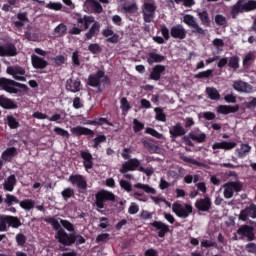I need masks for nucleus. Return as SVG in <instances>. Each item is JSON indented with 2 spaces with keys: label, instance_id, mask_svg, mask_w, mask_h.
Listing matches in <instances>:
<instances>
[{
  "label": "nucleus",
  "instance_id": "obj_1",
  "mask_svg": "<svg viewBox=\"0 0 256 256\" xmlns=\"http://www.w3.org/2000/svg\"><path fill=\"white\" fill-rule=\"evenodd\" d=\"M45 221L49 225H52L54 231H57L55 235V239H57V241L62 243V245L69 246L75 243V238H73V235L67 234V232H65L63 228H61V225H62V227H64L66 231L73 233V231H75V226L71 222L67 220H63L61 218H55V217L46 218Z\"/></svg>",
  "mask_w": 256,
  "mask_h": 256
},
{
  "label": "nucleus",
  "instance_id": "obj_2",
  "mask_svg": "<svg viewBox=\"0 0 256 256\" xmlns=\"http://www.w3.org/2000/svg\"><path fill=\"white\" fill-rule=\"evenodd\" d=\"M77 23L83 25L84 29H89L86 34V41H90L92 37L99 35V31H101V23L95 20L93 16L84 15L77 19Z\"/></svg>",
  "mask_w": 256,
  "mask_h": 256
},
{
  "label": "nucleus",
  "instance_id": "obj_3",
  "mask_svg": "<svg viewBox=\"0 0 256 256\" xmlns=\"http://www.w3.org/2000/svg\"><path fill=\"white\" fill-rule=\"evenodd\" d=\"M255 9H256V0H239L232 7V15H239V13L255 11Z\"/></svg>",
  "mask_w": 256,
  "mask_h": 256
},
{
  "label": "nucleus",
  "instance_id": "obj_4",
  "mask_svg": "<svg viewBox=\"0 0 256 256\" xmlns=\"http://www.w3.org/2000/svg\"><path fill=\"white\" fill-rule=\"evenodd\" d=\"M155 11H157V5H155V1H144L142 6V15L145 23H152V21L155 19Z\"/></svg>",
  "mask_w": 256,
  "mask_h": 256
},
{
  "label": "nucleus",
  "instance_id": "obj_5",
  "mask_svg": "<svg viewBox=\"0 0 256 256\" xmlns=\"http://www.w3.org/2000/svg\"><path fill=\"white\" fill-rule=\"evenodd\" d=\"M224 199H232L235 193H239L243 189L241 182H227L221 187Z\"/></svg>",
  "mask_w": 256,
  "mask_h": 256
},
{
  "label": "nucleus",
  "instance_id": "obj_6",
  "mask_svg": "<svg viewBox=\"0 0 256 256\" xmlns=\"http://www.w3.org/2000/svg\"><path fill=\"white\" fill-rule=\"evenodd\" d=\"M172 211L177 217H180V219H187V217H189V215L193 213V206L189 204H181L179 202H175L172 205Z\"/></svg>",
  "mask_w": 256,
  "mask_h": 256
},
{
  "label": "nucleus",
  "instance_id": "obj_7",
  "mask_svg": "<svg viewBox=\"0 0 256 256\" xmlns=\"http://www.w3.org/2000/svg\"><path fill=\"white\" fill-rule=\"evenodd\" d=\"M105 201H115V195L112 192L102 190L96 194V206L98 209L105 207Z\"/></svg>",
  "mask_w": 256,
  "mask_h": 256
},
{
  "label": "nucleus",
  "instance_id": "obj_8",
  "mask_svg": "<svg viewBox=\"0 0 256 256\" xmlns=\"http://www.w3.org/2000/svg\"><path fill=\"white\" fill-rule=\"evenodd\" d=\"M8 75H12L17 81H25V69L19 65L8 66L6 69Z\"/></svg>",
  "mask_w": 256,
  "mask_h": 256
},
{
  "label": "nucleus",
  "instance_id": "obj_9",
  "mask_svg": "<svg viewBox=\"0 0 256 256\" xmlns=\"http://www.w3.org/2000/svg\"><path fill=\"white\" fill-rule=\"evenodd\" d=\"M0 87L7 93H18L19 91V84L6 78H0Z\"/></svg>",
  "mask_w": 256,
  "mask_h": 256
},
{
  "label": "nucleus",
  "instance_id": "obj_10",
  "mask_svg": "<svg viewBox=\"0 0 256 256\" xmlns=\"http://www.w3.org/2000/svg\"><path fill=\"white\" fill-rule=\"evenodd\" d=\"M232 87L238 93H253L255 91L251 84L243 82L242 80L234 81Z\"/></svg>",
  "mask_w": 256,
  "mask_h": 256
},
{
  "label": "nucleus",
  "instance_id": "obj_11",
  "mask_svg": "<svg viewBox=\"0 0 256 256\" xmlns=\"http://www.w3.org/2000/svg\"><path fill=\"white\" fill-rule=\"evenodd\" d=\"M237 147L236 142L229 141H220L216 142L212 145L213 153H219V149H223L224 151H231V149H235Z\"/></svg>",
  "mask_w": 256,
  "mask_h": 256
},
{
  "label": "nucleus",
  "instance_id": "obj_12",
  "mask_svg": "<svg viewBox=\"0 0 256 256\" xmlns=\"http://www.w3.org/2000/svg\"><path fill=\"white\" fill-rule=\"evenodd\" d=\"M183 22L188 25V27H192V29L196 32V33H200V35H203V33H205V30H203V28L199 27V24H197V21H195V17H193L192 15H185L183 17Z\"/></svg>",
  "mask_w": 256,
  "mask_h": 256
},
{
  "label": "nucleus",
  "instance_id": "obj_13",
  "mask_svg": "<svg viewBox=\"0 0 256 256\" xmlns=\"http://www.w3.org/2000/svg\"><path fill=\"white\" fill-rule=\"evenodd\" d=\"M170 34L174 39H185L187 37V30L183 25L178 24L171 28Z\"/></svg>",
  "mask_w": 256,
  "mask_h": 256
},
{
  "label": "nucleus",
  "instance_id": "obj_14",
  "mask_svg": "<svg viewBox=\"0 0 256 256\" xmlns=\"http://www.w3.org/2000/svg\"><path fill=\"white\" fill-rule=\"evenodd\" d=\"M256 219V206L255 204L250 205L246 209L242 210L239 216L241 221H247V219Z\"/></svg>",
  "mask_w": 256,
  "mask_h": 256
},
{
  "label": "nucleus",
  "instance_id": "obj_15",
  "mask_svg": "<svg viewBox=\"0 0 256 256\" xmlns=\"http://www.w3.org/2000/svg\"><path fill=\"white\" fill-rule=\"evenodd\" d=\"M17 55V48L13 44L0 46V57H15Z\"/></svg>",
  "mask_w": 256,
  "mask_h": 256
},
{
  "label": "nucleus",
  "instance_id": "obj_16",
  "mask_svg": "<svg viewBox=\"0 0 256 256\" xmlns=\"http://www.w3.org/2000/svg\"><path fill=\"white\" fill-rule=\"evenodd\" d=\"M69 182L72 183L74 186L78 187V189H82L85 191L87 189V181L81 175H72L69 177Z\"/></svg>",
  "mask_w": 256,
  "mask_h": 256
},
{
  "label": "nucleus",
  "instance_id": "obj_17",
  "mask_svg": "<svg viewBox=\"0 0 256 256\" xmlns=\"http://www.w3.org/2000/svg\"><path fill=\"white\" fill-rule=\"evenodd\" d=\"M141 165V162L135 158L125 162L120 169V173H127V171H135L137 167Z\"/></svg>",
  "mask_w": 256,
  "mask_h": 256
},
{
  "label": "nucleus",
  "instance_id": "obj_18",
  "mask_svg": "<svg viewBox=\"0 0 256 256\" xmlns=\"http://www.w3.org/2000/svg\"><path fill=\"white\" fill-rule=\"evenodd\" d=\"M237 233L241 237H246L248 241H253L255 239V233L251 226L244 225L238 229Z\"/></svg>",
  "mask_w": 256,
  "mask_h": 256
},
{
  "label": "nucleus",
  "instance_id": "obj_19",
  "mask_svg": "<svg viewBox=\"0 0 256 256\" xmlns=\"http://www.w3.org/2000/svg\"><path fill=\"white\" fill-rule=\"evenodd\" d=\"M196 209L198 211H209L211 209V198L204 197L196 201L195 203Z\"/></svg>",
  "mask_w": 256,
  "mask_h": 256
},
{
  "label": "nucleus",
  "instance_id": "obj_20",
  "mask_svg": "<svg viewBox=\"0 0 256 256\" xmlns=\"http://www.w3.org/2000/svg\"><path fill=\"white\" fill-rule=\"evenodd\" d=\"M101 81H105V73H103V71H99L96 75L90 76L88 85H91V87H99Z\"/></svg>",
  "mask_w": 256,
  "mask_h": 256
},
{
  "label": "nucleus",
  "instance_id": "obj_21",
  "mask_svg": "<svg viewBox=\"0 0 256 256\" xmlns=\"http://www.w3.org/2000/svg\"><path fill=\"white\" fill-rule=\"evenodd\" d=\"M152 226L157 229L158 232V237H165L166 233H169V225L161 222V221H155L152 223Z\"/></svg>",
  "mask_w": 256,
  "mask_h": 256
},
{
  "label": "nucleus",
  "instance_id": "obj_22",
  "mask_svg": "<svg viewBox=\"0 0 256 256\" xmlns=\"http://www.w3.org/2000/svg\"><path fill=\"white\" fill-rule=\"evenodd\" d=\"M120 5L124 9L125 13H137V4L131 2V0H121Z\"/></svg>",
  "mask_w": 256,
  "mask_h": 256
},
{
  "label": "nucleus",
  "instance_id": "obj_23",
  "mask_svg": "<svg viewBox=\"0 0 256 256\" xmlns=\"http://www.w3.org/2000/svg\"><path fill=\"white\" fill-rule=\"evenodd\" d=\"M82 159H83V163H84V167L86 169V171H89V169L93 168V156L91 155V153L87 152V151H82L80 153Z\"/></svg>",
  "mask_w": 256,
  "mask_h": 256
},
{
  "label": "nucleus",
  "instance_id": "obj_24",
  "mask_svg": "<svg viewBox=\"0 0 256 256\" xmlns=\"http://www.w3.org/2000/svg\"><path fill=\"white\" fill-rule=\"evenodd\" d=\"M102 35L106 38L108 43H118L119 42V35L114 33L111 29H104L102 31Z\"/></svg>",
  "mask_w": 256,
  "mask_h": 256
},
{
  "label": "nucleus",
  "instance_id": "obj_25",
  "mask_svg": "<svg viewBox=\"0 0 256 256\" xmlns=\"http://www.w3.org/2000/svg\"><path fill=\"white\" fill-rule=\"evenodd\" d=\"M15 185H17V178H15V175L9 176L3 183L4 191H13L15 189Z\"/></svg>",
  "mask_w": 256,
  "mask_h": 256
},
{
  "label": "nucleus",
  "instance_id": "obj_26",
  "mask_svg": "<svg viewBox=\"0 0 256 256\" xmlns=\"http://www.w3.org/2000/svg\"><path fill=\"white\" fill-rule=\"evenodd\" d=\"M0 107H2L3 109H17V104H15L13 100L3 95H0Z\"/></svg>",
  "mask_w": 256,
  "mask_h": 256
},
{
  "label": "nucleus",
  "instance_id": "obj_27",
  "mask_svg": "<svg viewBox=\"0 0 256 256\" xmlns=\"http://www.w3.org/2000/svg\"><path fill=\"white\" fill-rule=\"evenodd\" d=\"M164 71H165V66L156 65L152 69V72L150 74V79H152V81H159V79H161V74L164 73Z\"/></svg>",
  "mask_w": 256,
  "mask_h": 256
},
{
  "label": "nucleus",
  "instance_id": "obj_28",
  "mask_svg": "<svg viewBox=\"0 0 256 256\" xmlns=\"http://www.w3.org/2000/svg\"><path fill=\"white\" fill-rule=\"evenodd\" d=\"M32 65L35 69H45L47 67V61L45 59L37 56V55H32Z\"/></svg>",
  "mask_w": 256,
  "mask_h": 256
},
{
  "label": "nucleus",
  "instance_id": "obj_29",
  "mask_svg": "<svg viewBox=\"0 0 256 256\" xmlns=\"http://www.w3.org/2000/svg\"><path fill=\"white\" fill-rule=\"evenodd\" d=\"M250 152L251 146H249V144H241V146L236 149V155L237 157H239V159L247 157V155H249Z\"/></svg>",
  "mask_w": 256,
  "mask_h": 256
},
{
  "label": "nucleus",
  "instance_id": "obj_30",
  "mask_svg": "<svg viewBox=\"0 0 256 256\" xmlns=\"http://www.w3.org/2000/svg\"><path fill=\"white\" fill-rule=\"evenodd\" d=\"M6 221V226L12 227L13 229H19L21 227V220L14 216H4Z\"/></svg>",
  "mask_w": 256,
  "mask_h": 256
},
{
  "label": "nucleus",
  "instance_id": "obj_31",
  "mask_svg": "<svg viewBox=\"0 0 256 256\" xmlns=\"http://www.w3.org/2000/svg\"><path fill=\"white\" fill-rule=\"evenodd\" d=\"M163 61H165V56L161 54H157L155 52H150L148 54L147 62L149 65H153V63H161Z\"/></svg>",
  "mask_w": 256,
  "mask_h": 256
},
{
  "label": "nucleus",
  "instance_id": "obj_32",
  "mask_svg": "<svg viewBox=\"0 0 256 256\" xmlns=\"http://www.w3.org/2000/svg\"><path fill=\"white\" fill-rule=\"evenodd\" d=\"M169 133L172 137H182V135H185V128L182 127L181 123H177L170 128Z\"/></svg>",
  "mask_w": 256,
  "mask_h": 256
},
{
  "label": "nucleus",
  "instance_id": "obj_33",
  "mask_svg": "<svg viewBox=\"0 0 256 256\" xmlns=\"http://www.w3.org/2000/svg\"><path fill=\"white\" fill-rule=\"evenodd\" d=\"M66 88L72 93H77L78 91H81V80H68Z\"/></svg>",
  "mask_w": 256,
  "mask_h": 256
},
{
  "label": "nucleus",
  "instance_id": "obj_34",
  "mask_svg": "<svg viewBox=\"0 0 256 256\" xmlns=\"http://www.w3.org/2000/svg\"><path fill=\"white\" fill-rule=\"evenodd\" d=\"M217 111L219 113H222V115H229V113H237V111H239V107L220 105V106H218Z\"/></svg>",
  "mask_w": 256,
  "mask_h": 256
},
{
  "label": "nucleus",
  "instance_id": "obj_35",
  "mask_svg": "<svg viewBox=\"0 0 256 256\" xmlns=\"http://www.w3.org/2000/svg\"><path fill=\"white\" fill-rule=\"evenodd\" d=\"M135 189H141L144 193H148L150 195H155L157 190L155 188L149 186L148 184L137 183L134 185Z\"/></svg>",
  "mask_w": 256,
  "mask_h": 256
},
{
  "label": "nucleus",
  "instance_id": "obj_36",
  "mask_svg": "<svg viewBox=\"0 0 256 256\" xmlns=\"http://www.w3.org/2000/svg\"><path fill=\"white\" fill-rule=\"evenodd\" d=\"M190 139H192V141H197V143H203L205 141V139L207 138V135H205V133L203 132H191L189 134Z\"/></svg>",
  "mask_w": 256,
  "mask_h": 256
},
{
  "label": "nucleus",
  "instance_id": "obj_37",
  "mask_svg": "<svg viewBox=\"0 0 256 256\" xmlns=\"http://www.w3.org/2000/svg\"><path fill=\"white\" fill-rule=\"evenodd\" d=\"M14 155H17V149H15V147H11V148L6 149L2 153V159L4 161H11V159H13Z\"/></svg>",
  "mask_w": 256,
  "mask_h": 256
},
{
  "label": "nucleus",
  "instance_id": "obj_38",
  "mask_svg": "<svg viewBox=\"0 0 256 256\" xmlns=\"http://www.w3.org/2000/svg\"><path fill=\"white\" fill-rule=\"evenodd\" d=\"M71 133L72 135H76V136L89 135L91 133V130L85 127L77 126V127L71 128Z\"/></svg>",
  "mask_w": 256,
  "mask_h": 256
},
{
  "label": "nucleus",
  "instance_id": "obj_39",
  "mask_svg": "<svg viewBox=\"0 0 256 256\" xmlns=\"http://www.w3.org/2000/svg\"><path fill=\"white\" fill-rule=\"evenodd\" d=\"M19 204L20 207L25 211H31V209H35V201H33L32 199L23 200Z\"/></svg>",
  "mask_w": 256,
  "mask_h": 256
},
{
  "label": "nucleus",
  "instance_id": "obj_40",
  "mask_svg": "<svg viewBox=\"0 0 256 256\" xmlns=\"http://www.w3.org/2000/svg\"><path fill=\"white\" fill-rule=\"evenodd\" d=\"M206 93H207L209 99H212L213 101H217L221 98L219 91H217V89H215V88H207Z\"/></svg>",
  "mask_w": 256,
  "mask_h": 256
},
{
  "label": "nucleus",
  "instance_id": "obj_41",
  "mask_svg": "<svg viewBox=\"0 0 256 256\" xmlns=\"http://www.w3.org/2000/svg\"><path fill=\"white\" fill-rule=\"evenodd\" d=\"M154 111L156 113L155 119L157 121H162V123H165L167 121V116H165V113L163 112V109L155 108Z\"/></svg>",
  "mask_w": 256,
  "mask_h": 256
},
{
  "label": "nucleus",
  "instance_id": "obj_42",
  "mask_svg": "<svg viewBox=\"0 0 256 256\" xmlns=\"http://www.w3.org/2000/svg\"><path fill=\"white\" fill-rule=\"evenodd\" d=\"M6 123L10 129H17V127H19V122L13 116H7Z\"/></svg>",
  "mask_w": 256,
  "mask_h": 256
},
{
  "label": "nucleus",
  "instance_id": "obj_43",
  "mask_svg": "<svg viewBox=\"0 0 256 256\" xmlns=\"http://www.w3.org/2000/svg\"><path fill=\"white\" fill-rule=\"evenodd\" d=\"M97 1H95V0H86L85 2H84V11L86 12V13H93V9H94V7H95V3H96Z\"/></svg>",
  "mask_w": 256,
  "mask_h": 256
},
{
  "label": "nucleus",
  "instance_id": "obj_44",
  "mask_svg": "<svg viewBox=\"0 0 256 256\" xmlns=\"http://www.w3.org/2000/svg\"><path fill=\"white\" fill-rule=\"evenodd\" d=\"M213 75V70L208 69L195 75V79H207Z\"/></svg>",
  "mask_w": 256,
  "mask_h": 256
},
{
  "label": "nucleus",
  "instance_id": "obj_45",
  "mask_svg": "<svg viewBox=\"0 0 256 256\" xmlns=\"http://www.w3.org/2000/svg\"><path fill=\"white\" fill-rule=\"evenodd\" d=\"M47 9H51L52 11H61L63 9V4L59 2H50L46 4Z\"/></svg>",
  "mask_w": 256,
  "mask_h": 256
},
{
  "label": "nucleus",
  "instance_id": "obj_46",
  "mask_svg": "<svg viewBox=\"0 0 256 256\" xmlns=\"http://www.w3.org/2000/svg\"><path fill=\"white\" fill-rule=\"evenodd\" d=\"M5 203L8 205V207H11V205H14V203H19V199L11 194H6Z\"/></svg>",
  "mask_w": 256,
  "mask_h": 256
},
{
  "label": "nucleus",
  "instance_id": "obj_47",
  "mask_svg": "<svg viewBox=\"0 0 256 256\" xmlns=\"http://www.w3.org/2000/svg\"><path fill=\"white\" fill-rule=\"evenodd\" d=\"M27 241V237L24 234L19 233L16 235V243L19 247H23Z\"/></svg>",
  "mask_w": 256,
  "mask_h": 256
},
{
  "label": "nucleus",
  "instance_id": "obj_48",
  "mask_svg": "<svg viewBox=\"0 0 256 256\" xmlns=\"http://www.w3.org/2000/svg\"><path fill=\"white\" fill-rule=\"evenodd\" d=\"M54 133H56V135H60V137H66L67 139H69V132L63 128L55 127Z\"/></svg>",
  "mask_w": 256,
  "mask_h": 256
},
{
  "label": "nucleus",
  "instance_id": "obj_49",
  "mask_svg": "<svg viewBox=\"0 0 256 256\" xmlns=\"http://www.w3.org/2000/svg\"><path fill=\"white\" fill-rule=\"evenodd\" d=\"M229 67H232V69H238L239 68V58L237 56H233L229 59L228 62Z\"/></svg>",
  "mask_w": 256,
  "mask_h": 256
},
{
  "label": "nucleus",
  "instance_id": "obj_50",
  "mask_svg": "<svg viewBox=\"0 0 256 256\" xmlns=\"http://www.w3.org/2000/svg\"><path fill=\"white\" fill-rule=\"evenodd\" d=\"M145 146L150 151V153H161V148H159L155 144H151L149 142H146Z\"/></svg>",
  "mask_w": 256,
  "mask_h": 256
},
{
  "label": "nucleus",
  "instance_id": "obj_51",
  "mask_svg": "<svg viewBox=\"0 0 256 256\" xmlns=\"http://www.w3.org/2000/svg\"><path fill=\"white\" fill-rule=\"evenodd\" d=\"M198 15L204 25H209V14H207V11L198 12Z\"/></svg>",
  "mask_w": 256,
  "mask_h": 256
},
{
  "label": "nucleus",
  "instance_id": "obj_52",
  "mask_svg": "<svg viewBox=\"0 0 256 256\" xmlns=\"http://www.w3.org/2000/svg\"><path fill=\"white\" fill-rule=\"evenodd\" d=\"M128 213L129 215H137V213H139V205H137L135 202H132L128 209Z\"/></svg>",
  "mask_w": 256,
  "mask_h": 256
},
{
  "label": "nucleus",
  "instance_id": "obj_53",
  "mask_svg": "<svg viewBox=\"0 0 256 256\" xmlns=\"http://www.w3.org/2000/svg\"><path fill=\"white\" fill-rule=\"evenodd\" d=\"M75 195V192L71 188H66L62 191V197H64L65 200L71 199Z\"/></svg>",
  "mask_w": 256,
  "mask_h": 256
},
{
  "label": "nucleus",
  "instance_id": "obj_54",
  "mask_svg": "<svg viewBox=\"0 0 256 256\" xmlns=\"http://www.w3.org/2000/svg\"><path fill=\"white\" fill-rule=\"evenodd\" d=\"M120 187H122V189H125V191H127L128 193H131L133 187L131 186V182H128L126 180H120Z\"/></svg>",
  "mask_w": 256,
  "mask_h": 256
},
{
  "label": "nucleus",
  "instance_id": "obj_55",
  "mask_svg": "<svg viewBox=\"0 0 256 256\" xmlns=\"http://www.w3.org/2000/svg\"><path fill=\"white\" fill-rule=\"evenodd\" d=\"M253 59H255V53L253 52H249L243 60V65H250L251 61H253Z\"/></svg>",
  "mask_w": 256,
  "mask_h": 256
},
{
  "label": "nucleus",
  "instance_id": "obj_56",
  "mask_svg": "<svg viewBox=\"0 0 256 256\" xmlns=\"http://www.w3.org/2000/svg\"><path fill=\"white\" fill-rule=\"evenodd\" d=\"M133 123H134L133 129H134L135 133H139V131L143 130V128L145 127V125L143 123L139 122V120H137V119H134Z\"/></svg>",
  "mask_w": 256,
  "mask_h": 256
},
{
  "label": "nucleus",
  "instance_id": "obj_57",
  "mask_svg": "<svg viewBox=\"0 0 256 256\" xmlns=\"http://www.w3.org/2000/svg\"><path fill=\"white\" fill-rule=\"evenodd\" d=\"M120 107L123 111H129L131 109V105H129V101H127V98L121 99Z\"/></svg>",
  "mask_w": 256,
  "mask_h": 256
},
{
  "label": "nucleus",
  "instance_id": "obj_58",
  "mask_svg": "<svg viewBox=\"0 0 256 256\" xmlns=\"http://www.w3.org/2000/svg\"><path fill=\"white\" fill-rule=\"evenodd\" d=\"M107 141V138L103 135H100L94 139V148L97 149L99 147L100 143H105Z\"/></svg>",
  "mask_w": 256,
  "mask_h": 256
},
{
  "label": "nucleus",
  "instance_id": "obj_59",
  "mask_svg": "<svg viewBox=\"0 0 256 256\" xmlns=\"http://www.w3.org/2000/svg\"><path fill=\"white\" fill-rule=\"evenodd\" d=\"M88 51L94 54L99 53V51H101V46H99V44H90L88 46Z\"/></svg>",
  "mask_w": 256,
  "mask_h": 256
},
{
  "label": "nucleus",
  "instance_id": "obj_60",
  "mask_svg": "<svg viewBox=\"0 0 256 256\" xmlns=\"http://www.w3.org/2000/svg\"><path fill=\"white\" fill-rule=\"evenodd\" d=\"M66 31H67V26H65V24H59L55 28V33H58V35H63V33H65Z\"/></svg>",
  "mask_w": 256,
  "mask_h": 256
},
{
  "label": "nucleus",
  "instance_id": "obj_61",
  "mask_svg": "<svg viewBox=\"0 0 256 256\" xmlns=\"http://www.w3.org/2000/svg\"><path fill=\"white\" fill-rule=\"evenodd\" d=\"M215 23L217 25H225V23H227V19H225L223 15H217L215 17Z\"/></svg>",
  "mask_w": 256,
  "mask_h": 256
},
{
  "label": "nucleus",
  "instance_id": "obj_62",
  "mask_svg": "<svg viewBox=\"0 0 256 256\" xmlns=\"http://www.w3.org/2000/svg\"><path fill=\"white\" fill-rule=\"evenodd\" d=\"M144 255L145 256H159V252L153 248H150L144 252Z\"/></svg>",
  "mask_w": 256,
  "mask_h": 256
},
{
  "label": "nucleus",
  "instance_id": "obj_63",
  "mask_svg": "<svg viewBox=\"0 0 256 256\" xmlns=\"http://www.w3.org/2000/svg\"><path fill=\"white\" fill-rule=\"evenodd\" d=\"M201 247H215V242L211 241V240H202L201 242Z\"/></svg>",
  "mask_w": 256,
  "mask_h": 256
},
{
  "label": "nucleus",
  "instance_id": "obj_64",
  "mask_svg": "<svg viewBox=\"0 0 256 256\" xmlns=\"http://www.w3.org/2000/svg\"><path fill=\"white\" fill-rule=\"evenodd\" d=\"M246 251H248V253H256V244L255 243L247 244Z\"/></svg>",
  "mask_w": 256,
  "mask_h": 256
}]
</instances>
